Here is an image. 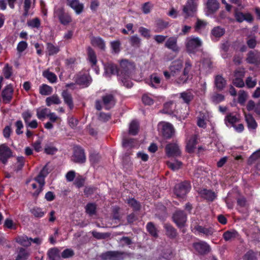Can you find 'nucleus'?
<instances>
[{"label":"nucleus","instance_id":"1","mask_svg":"<svg viewBox=\"0 0 260 260\" xmlns=\"http://www.w3.org/2000/svg\"><path fill=\"white\" fill-rule=\"evenodd\" d=\"M134 69V64L127 60H122L120 63L118 77L123 85L127 88H131L133 86L132 82L128 79Z\"/></svg>","mask_w":260,"mask_h":260},{"label":"nucleus","instance_id":"2","mask_svg":"<svg viewBox=\"0 0 260 260\" xmlns=\"http://www.w3.org/2000/svg\"><path fill=\"white\" fill-rule=\"evenodd\" d=\"M202 45V41L198 37H190L186 38L185 47L189 54H195Z\"/></svg>","mask_w":260,"mask_h":260},{"label":"nucleus","instance_id":"3","mask_svg":"<svg viewBox=\"0 0 260 260\" xmlns=\"http://www.w3.org/2000/svg\"><path fill=\"white\" fill-rule=\"evenodd\" d=\"M54 15L58 18L59 22L63 25H67L72 21V17L68 13L65 12L63 7L55 9Z\"/></svg>","mask_w":260,"mask_h":260},{"label":"nucleus","instance_id":"4","mask_svg":"<svg viewBox=\"0 0 260 260\" xmlns=\"http://www.w3.org/2000/svg\"><path fill=\"white\" fill-rule=\"evenodd\" d=\"M190 184L188 181H184L175 185L174 193L179 198L184 197L189 191Z\"/></svg>","mask_w":260,"mask_h":260},{"label":"nucleus","instance_id":"5","mask_svg":"<svg viewBox=\"0 0 260 260\" xmlns=\"http://www.w3.org/2000/svg\"><path fill=\"white\" fill-rule=\"evenodd\" d=\"M158 127L161 129L162 135L166 139H170L174 135L175 129L173 126L169 122H161L158 124Z\"/></svg>","mask_w":260,"mask_h":260},{"label":"nucleus","instance_id":"6","mask_svg":"<svg viewBox=\"0 0 260 260\" xmlns=\"http://www.w3.org/2000/svg\"><path fill=\"white\" fill-rule=\"evenodd\" d=\"M173 219L179 228H182L186 222L187 214L183 211L177 210L173 214Z\"/></svg>","mask_w":260,"mask_h":260},{"label":"nucleus","instance_id":"7","mask_svg":"<svg viewBox=\"0 0 260 260\" xmlns=\"http://www.w3.org/2000/svg\"><path fill=\"white\" fill-rule=\"evenodd\" d=\"M74 81L76 84L86 87L91 83L92 79L88 74H79L74 77Z\"/></svg>","mask_w":260,"mask_h":260},{"label":"nucleus","instance_id":"8","mask_svg":"<svg viewBox=\"0 0 260 260\" xmlns=\"http://www.w3.org/2000/svg\"><path fill=\"white\" fill-rule=\"evenodd\" d=\"M192 246L196 251L201 255L206 254L211 251L210 245L207 242L203 241L193 243Z\"/></svg>","mask_w":260,"mask_h":260},{"label":"nucleus","instance_id":"9","mask_svg":"<svg viewBox=\"0 0 260 260\" xmlns=\"http://www.w3.org/2000/svg\"><path fill=\"white\" fill-rule=\"evenodd\" d=\"M12 155V152L11 149L6 144L0 145V161L5 165Z\"/></svg>","mask_w":260,"mask_h":260},{"label":"nucleus","instance_id":"10","mask_svg":"<svg viewBox=\"0 0 260 260\" xmlns=\"http://www.w3.org/2000/svg\"><path fill=\"white\" fill-rule=\"evenodd\" d=\"M166 154L169 157L178 156L180 155L179 146L176 143H170L166 147Z\"/></svg>","mask_w":260,"mask_h":260},{"label":"nucleus","instance_id":"11","mask_svg":"<svg viewBox=\"0 0 260 260\" xmlns=\"http://www.w3.org/2000/svg\"><path fill=\"white\" fill-rule=\"evenodd\" d=\"M197 6L194 4L186 2L183 6L182 11L185 18L193 16L197 11Z\"/></svg>","mask_w":260,"mask_h":260},{"label":"nucleus","instance_id":"12","mask_svg":"<svg viewBox=\"0 0 260 260\" xmlns=\"http://www.w3.org/2000/svg\"><path fill=\"white\" fill-rule=\"evenodd\" d=\"M73 160L76 162L83 163L86 160L84 150L80 147H76L74 149Z\"/></svg>","mask_w":260,"mask_h":260},{"label":"nucleus","instance_id":"13","mask_svg":"<svg viewBox=\"0 0 260 260\" xmlns=\"http://www.w3.org/2000/svg\"><path fill=\"white\" fill-rule=\"evenodd\" d=\"M165 47L174 52H178L180 48L177 45V37L175 36L169 37L165 44Z\"/></svg>","mask_w":260,"mask_h":260},{"label":"nucleus","instance_id":"14","mask_svg":"<svg viewBox=\"0 0 260 260\" xmlns=\"http://www.w3.org/2000/svg\"><path fill=\"white\" fill-rule=\"evenodd\" d=\"M246 60L250 64H258L260 63V53L257 50L249 51Z\"/></svg>","mask_w":260,"mask_h":260},{"label":"nucleus","instance_id":"15","mask_svg":"<svg viewBox=\"0 0 260 260\" xmlns=\"http://www.w3.org/2000/svg\"><path fill=\"white\" fill-rule=\"evenodd\" d=\"M13 93V88L11 84L7 85L2 92L3 101L5 103H9L12 100Z\"/></svg>","mask_w":260,"mask_h":260},{"label":"nucleus","instance_id":"16","mask_svg":"<svg viewBox=\"0 0 260 260\" xmlns=\"http://www.w3.org/2000/svg\"><path fill=\"white\" fill-rule=\"evenodd\" d=\"M199 136L197 135H194L188 140L186 144V150L188 153L194 152L197 144L199 143Z\"/></svg>","mask_w":260,"mask_h":260},{"label":"nucleus","instance_id":"17","mask_svg":"<svg viewBox=\"0 0 260 260\" xmlns=\"http://www.w3.org/2000/svg\"><path fill=\"white\" fill-rule=\"evenodd\" d=\"M68 5L73 9L77 14L81 13L84 9L83 4L80 2L79 0H67Z\"/></svg>","mask_w":260,"mask_h":260},{"label":"nucleus","instance_id":"18","mask_svg":"<svg viewBox=\"0 0 260 260\" xmlns=\"http://www.w3.org/2000/svg\"><path fill=\"white\" fill-rule=\"evenodd\" d=\"M234 15L236 20L239 22H242L244 20L248 22H251L253 20L252 16L249 13L244 14L236 10Z\"/></svg>","mask_w":260,"mask_h":260},{"label":"nucleus","instance_id":"19","mask_svg":"<svg viewBox=\"0 0 260 260\" xmlns=\"http://www.w3.org/2000/svg\"><path fill=\"white\" fill-rule=\"evenodd\" d=\"M103 102L105 108L109 110L114 107L115 104V100L114 96L111 94H107L102 97Z\"/></svg>","mask_w":260,"mask_h":260},{"label":"nucleus","instance_id":"20","mask_svg":"<svg viewBox=\"0 0 260 260\" xmlns=\"http://www.w3.org/2000/svg\"><path fill=\"white\" fill-rule=\"evenodd\" d=\"M194 230L197 231L199 234H203L206 236H211L215 232L214 229L211 226L206 227L199 225H194Z\"/></svg>","mask_w":260,"mask_h":260},{"label":"nucleus","instance_id":"21","mask_svg":"<svg viewBox=\"0 0 260 260\" xmlns=\"http://www.w3.org/2000/svg\"><path fill=\"white\" fill-rule=\"evenodd\" d=\"M104 69L105 73L107 76H110L114 74H117L118 76V69L115 64L111 62L106 63L104 65Z\"/></svg>","mask_w":260,"mask_h":260},{"label":"nucleus","instance_id":"22","mask_svg":"<svg viewBox=\"0 0 260 260\" xmlns=\"http://www.w3.org/2000/svg\"><path fill=\"white\" fill-rule=\"evenodd\" d=\"M56 247L50 248L47 252V256L50 260H61V254Z\"/></svg>","mask_w":260,"mask_h":260},{"label":"nucleus","instance_id":"23","mask_svg":"<svg viewBox=\"0 0 260 260\" xmlns=\"http://www.w3.org/2000/svg\"><path fill=\"white\" fill-rule=\"evenodd\" d=\"M200 193L202 198L209 201H213L216 197V193L211 190L203 189Z\"/></svg>","mask_w":260,"mask_h":260},{"label":"nucleus","instance_id":"24","mask_svg":"<svg viewBox=\"0 0 260 260\" xmlns=\"http://www.w3.org/2000/svg\"><path fill=\"white\" fill-rule=\"evenodd\" d=\"M214 84L216 89L221 91L225 87L226 81L222 76L217 75L215 78Z\"/></svg>","mask_w":260,"mask_h":260},{"label":"nucleus","instance_id":"25","mask_svg":"<svg viewBox=\"0 0 260 260\" xmlns=\"http://www.w3.org/2000/svg\"><path fill=\"white\" fill-rule=\"evenodd\" d=\"M61 96L65 104L68 106L70 110H72L74 108V104L71 94L67 90H63Z\"/></svg>","mask_w":260,"mask_h":260},{"label":"nucleus","instance_id":"26","mask_svg":"<svg viewBox=\"0 0 260 260\" xmlns=\"http://www.w3.org/2000/svg\"><path fill=\"white\" fill-rule=\"evenodd\" d=\"M183 66V61L181 60L177 59L172 62L170 69L174 76L176 73L179 72Z\"/></svg>","mask_w":260,"mask_h":260},{"label":"nucleus","instance_id":"27","mask_svg":"<svg viewBox=\"0 0 260 260\" xmlns=\"http://www.w3.org/2000/svg\"><path fill=\"white\" fill-rule=\"evenodd\" d=\"M239 236L238 233L236 230H230L225 232L223 238L225 241H231Z\"/></svg>","mask_w":260,"mask_h":260},{"label":"nucleus","instance_id":"28","mask_svg":"<svg viewBox=\"0 0 260 260\" xmlns=\"http://www.w3.org/2000/svg\"><path fill=\"white\" fill-rule=\"evenodd\" d=\"M44 177L40 175L39 174L35 178L36 181L39 184L38 188L33 192L34 196H38L40 192L42 190V188L44 185L45 181Z\"/></svg>","mask_w":260,"mask_h":260},{"label":"nucleus","instance_id":"29","mask_svg":"<svg viewBox=\"0 0 260 260\" xmlns=\"http://www.w3.org/2000/svg\"><path fill=\"white\" fill-rule=\"evenodd\" d=\"M91 44L94 47H97L102 50L105 48V44L104 40L100 37H92L91 38Z\"/></svg>","mask_w":260,"mask_h":260},{"label":"nucleus","instance_id":"30","mask_svg":"<svg viewBox=\"0 0 260 260\" xmlns=\"http://www.w3.org/2000/svg\"><path fill=\"white\" fill-rule=\"evenodd\" d=\"M207 8L210 13H213L218 9L219 3L217 0H208Z\"/></svg>","mask_w":260,"mask_h":260},{"label":"nucleus","instance_id":"31","mask_svg":"<svg viewBox=\"0 0 260 260\" xmlns=\"http://www.w3.org/2000/svg\"><path fill=\"white\" fill-rule=\"evenodd\" d=\"M161 79L156 74H153L150 76V81L148 83L151 87L158 88L160 84Z\"/></svg>","mask_w":260,"mask_h":260},{"label":"nucleus","instance_id":"32","mask_svg":"<svg viewBox=\"0 0 260 260\" xmlns=\"http://www.w3.org/2000/svg\"><path fill=\"white\" fill-rule=\"evenodd\" d=\"M165 228L167 236L171 239H174L177 236L176 230L170 224H166Z\"/></svg>","mask_w":260,"mask_h":260},{"label":"nucleus","instance_id":"33","mask_svg":"<svg viewBox=\"0 0 260 260\" xmlns=\"http://www.w3.org/2000/svg\"><path fill=\"white\" fill-rule=\"evenodd\" d=\"M88 60L91 66H95L97 62L96 56L94 50L90 47L87 48Z\"/></svg>","mask_w":260,"mask_h":260},{"label":"nucleus","instance_id":"34","mask_svg":"<svg viewBox=\"0 0 260 260\" xmlns=\"http://www.w3.org/2000/svg\"><path fill=\"white\" fill-rule=\"evenodd\" d=\"M46 50L49 56L56 54L60 51V49L58 46H55L51 43H47Z\"/></svg>","mask_w":260,"mask_h":260},{"label":"nucleus","instance_id":"35","mask_svg":"<svg viewBox=\"0 0 260 260\" xmlns=\"http://www.w3.org/2000/svg\"><path fill=\"white\" fill-rule=\"evenodd\" d=\"M169 26V22L161 19L157 20L155 22L156 29L155 32H160Z\"/></svg>","mask_w":260,"mask_h":260},{"label":"nucleus","instance_id":"36","mask_svg":"<svg viewBox=\"0 0 260 260\" xmlns=\"http://www.w3.org/2000/svg\"><path fill=\"white\" fill-rule=\"evenodd\" d=\"M16 241L20 245L24 247H28L30 245L29 238L25 235L18 236L16 238Z\"/></svg>","mask_w":260,"mask_h":260},{"label":"nucleus","instance_id":"37","mask_svg":"<svg viewBox=\"0 0 260 260\" xmlns=\"http://www.w3.org/2000/svg\"><path fill=\"white\" fill-rule=\"evenodd\" d=\"M146 229L147 232L151 236L154 238L158 237L157 230L154 224L152 222L147 223L146 225Z\"/></svg>","mask_w":260,"mask_h":260},{"label":"nucleus","instance_id":"38","mask_svg":"<svg viewBox=\"0 0 260 260\" xmlns=\"http://www.w3.org/2000/svg\"><path fill=\"white\" fill-rule=\"evenodd\" d=\"M46 103L47 106H50L52 104H60L61 101L58 95L54 94L47 98Z\"/></svg>","mask_w":260,"mask_h":260},{"label":"nucleus","instance_id":"39","mask_svg":"<svg viewBox=\"0 0 260 260\" xmlns=\"http://www.w3.org/2000/svg\"><path fill=\"white\" fill-rule=\"evenodd\" d=\"M245 120L248 125L249 128L255 129L257 125V123L251 114H247L245 115Z\"/></svg>","mask_w":260,"mask_h":260},{"label":"nucleus","instance_id":"40","mask_svg":"<svg viewBox=\"0 0 260 260\" xmlns=\"http://www.w3.org/2000/svg\"><path fill=\"white\" fill-rule=\"evenodd\" d=\"M139 124L137 121L133 120L129 124V134L132 135H136L139 131Z\"/></svg>","mask_w":260,"mask_h":260},{"label":"nucleus","instance_id":"41","mask_svg":"<svg viewBox=\"0 0 260 260\" xmlns=\"http://www.w3.org/2000/svg\"><path fill=\"white\" fill-rule=\"evenodd\" d=\"M180 98L184 103L188 104L193 98V95L191 91L187 90L180 93Z\"/></svg>","mask_w":260,"mask_h":260},{"label":"nucleus","instance_id":"42","mask_svg":"<svg viewBox=\"0 0 260 260\" xmlns=\"http://www.w3.org/2000/svg\"><path fill=\"white\" fill-rule=\"evenodd\" d=\"M50 112V110L48 108H38L37 109V116L41 120H43Z\"/></svg>","mask_w":260,"mask_h":260},{"label":"nucleus","instance_id":"43","mask_svg":"<svg viewBox=\"0 0 260 260\" xmlns=\"http://www.w3.org/2000/svg\"><path fill=\"white\" fill-rule=\"evenodd\" d=\"M243 260H257V252L250 249L243 256Z\"/></svg>","mask_w":260,"mask_h":260},{"label":"nucleus","instance_id":"44","mask_svg":"<svg viewBox=\"0 0 260 260\" xmlns=\"http://www.w3.org/2000/svg\"><path fill=\"white\" fill-rule=\"evenodd\" d=\"M43 76L47 78L51 83H55L57 81L56 75L49 71H45L43 73Z\"/></svg>","mask_w":260,"mask_h":260},{"label":"nucleus","instance_id":"45","mask_svg":"<svg viewBox=\"0 0 260 260\" xmlns=\"http://www.w3.org/2000/svg\"><path fill=\"white\" fill-rule=\"evenodd\" d=\"M129 43L132 46L139 48L141 44V39L137 35L133 36L129 38Z\"/></svg>","mask_w":260,"mask_h":260},{"label":"nucleus","instance_id":"46","mask_svg":"<svg viewBox=\"0 0 260 260\" xmlns=\"http://www.w3.org/2000/svg\"><path fill=\"white\" fill-rule=\"evenodd\" d=\"M93 237L96 239H105L110 237L111 234L109 233H100L95 231L91 232Z\"/></svg>","mask_w":260,"mask_h":260},{"label":"nucleus","instance_id":"47","mask_svg":"<svg viewBox=\"0 0 260 260\" xmlns=\"http://www.w3.org/2000/svg\"><path fill=\"white\" fill-rule=\"evenodd\" d=\"M126 253L120 251H112V260H124Z\"/></svg>","mask_w":260,"mask_h":260},{"label":"nucleus","instance_id":"48","mask_svg":"<svg viewBox=\"0 0 260 260\" xmlns=\"http://www.w3.org/2000/svg\"><path fill=\"white\" fill-rule=\"evenodd\" d=\"M39 90L41 94L47 95L52 92V88L46 84H43L40 87Z\"/></svg>","mask_w":260,"mask_h":260},{"label":"nucleus","instance_id":"49","mask_svg":"<svg viewBox=\"0 0 260 260\" xmlns=\"http://www.w3.org/2000/svg\"><path fill=\"white\" fill-rule=\"evenodd\" d=\"M29 256V253L23 248H20L16 260H26Z\"/></svg>","mask_w":260,"mask_h":260},{"label":"nucleus","instance_id":"50","mask_svg":"<svg viewBox=\"0 0 260 260\" xmlns=\"http://www.w3.org/2000/svg\"><path fill=\"white\" fill-rule=\"evenodd\" d=\"M96 205L93 203H88L85 207L86 212L89 215H94L96 212Z\"/></svg>","mask_w":260,"mask_h":260},{"label":"nucleus","instance_id":"51","mask_svg":"<svg viewBox=\"0 0 260 260\" xmlns=\"http://www.w3.org/2000/svg\"><path fill=\"white\" fill-rule=\"evenodd\" d=\"M61 258H69L72 257H73L74 254L75 252L74 250L71 248H67L64 249L61 253Z\"/></svg>","mask_w":260,"mask_h":260},{"label":"nucleus","instance_id":"52","mask_svg":"<svg viewBox=\"0 0 260 260\" xmlns=\"http://www.w3.org/2000/svg\"><path fill=\"white\" fill-rule=\"evenodd\" d=\"M3 73L6 79L10 78L12 74V67L7 63L3 69Z\"/></svg>","mask_w":260,"mask_h":260},{"label":"nucleus","instance_id":"53","mask_svg":"<svg viewBox=\"0 0 260 260\" xmlns=\"http://www.w3.org/2000/svg\"><path fill=\"white\" fill-rule=\"evenodd\" d=\"M211 33L216 38H219L223 35L224 30L220 27H215L212 30Z\"/></svg>","mask_w":260,"mask_h":260},{"label":"nucleus","instance_id":"54","mask_svg":"<svg viewBox=\"0 0 260 260\" xmlns=\"http://www.w3.org/2000/svg\"><path fill=\"white\" fill-rule=\"evenodd\" d=\"M238 120L237 117L231 113L228 114L224 119L226 125H228L227 122L233 125L238 121Z\"/></svg>","mask_w":260,"mask_h":260},{"label":"nucleus","instance_id":"55","mask_svg":"<svg viewBox=\"0 0 260 260\" xmlns=\"http://www.w3.org/2000/svg\"><path fill=\"white\" fill-rule=\"evenodd\" d=\"M212 101L215 104H218L224 100V96L221 94L215 93L211 96Z\"/></svg>","mask_w":260,"mask_h":260},{"label":"nucleus","instance_id":"56","mask_svg":"<svg viewBox=\"0 0 260 260\" xmlns=\"http://www.w3.org/2000/svg\"><path fill=\"white\" fill-rule=\"evenodd\" d=\"M31 214L36 217H43L45 213L42 211V209L40 208L35 207L31 210Z\"/></svg>","mask_w":260,"mask_h":260},{"label":"nucleus","instance_id":"57","mask_svg":"<svg viewBox=\"0 0 260 260\" xmlns=\"http://www.w3.org/2000/svg\"><path fill=\"white\" fill-rule=\"evenodd\" d=\"M182 162L179 161H176L175 162H168V167L171 169L173 171L178 170L181 166Z\"/></svg>","mask_w":260,"mask_h":260},{"label":"nucleus","instance_id":"58","mask_svg":"<svg viewBox=\"0 0 260 260\" xmlns=\"http://www.w3.org/2000/svg\"><path fill=\"white\" fill-rule=\"evenodd\" d=\"M17 162L16 164L15 171L18 172L22 169L24 166V158L23 157H18L17 158Z\"/></svg>","mask_w":260,"mask_h":260},{"label":"nucleus","instance_id":"59","mask_svg":"<svg viewBox=\"0 0 260 260\" xmlns=\"http://www.w3.org/2000/svg\"><path fill=\"white\" fill-rule=\"evenodd\" d=\"M27 25L32 28H39L40 26V21L38 18H34L27 22Z\"/></svg>","mask_w":260,"mask_h":260},{"label":"nucleus","instance_id":"60","mask_svg":"<svg viewBox=\"0 0 260 260\" xmlns=\"http://www.w3.org/2000/svg\"><path fill=\"white\" fill-rule=\"evenodd\" d=\"M207 25L206 22L200 19H197L195 25V29L197 31L204 29Z\"/></svg>","mask_w":260,"mask_h":260},{"label":"nucleus","instance_id":"61","mask_svg":"<svg viewBox=\"0 0 260 260\" xmlns=\"http://www.w3.org/2000/svg\"><path fill=\"white\" fill-rule=\"evenodd\" d=\"M247 98V94L244 90H240L239 92L238 102L240 104H243Z\"/></svg>","mask_w":260,"mask_h":260},{"label":"nucleus","instance_id":"62","mask_svg":"<svg viewBox=\"0 0 260 260\" xmlns=\"http://www.w3.org/2000/svg\"><path fill=\"white\" fill-rule=\"evenodd\" d=\"M128 205L133 208L135 210H139L140 209V204L134 199H131L127 202Z\"/></svg>","mask_w":260,"mask_h":260},{"label":"nucleus","instance_id":"63","mask_svg":"<svg viewBox=\"0 0 260 260\" xmlns=\"http://www.w3.org/2000/svg\"><path fill=\"white\" fill-rule=\"evenodd\" d=\"M119 242L122 246L127 245L130 247V245L133 243L131 238L128 237H122L120 239Z\"/></svg>","mask_w":260,"mask_h":260},{"label":"nucleus","instance_id":"64","mask_svg":"<svg viewBox=\"0 0 260 260\" xmlns=\"http://www.w3.org/2000/svg\"><path fill=\"white\" fill-rule=\"evenodd\" d=\"M153 7V4L150 2H146L144 3L142 6V11L144 14H148L150 12L152 8Z\"/></svg>","mask_w":260,"mask_h":260}]
</instances>
